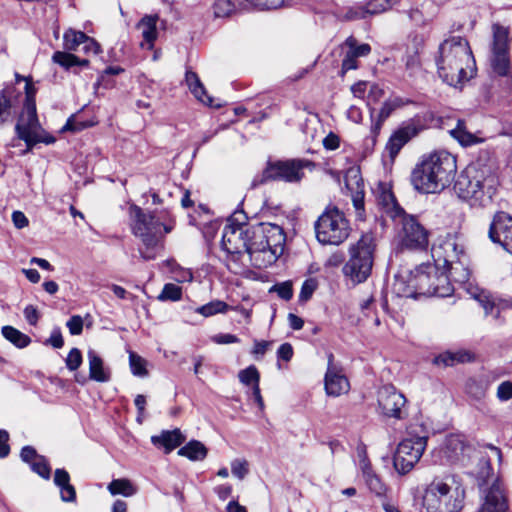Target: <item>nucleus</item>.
Returning a JSON list of instances; mask_svg holds the SVG:
<instances>
[{
    "label": "nucleus",
    "mask_w": 512,
    "mask_h": 512,
    "mask_svg": "<svg viewBox=\"0 0 512 512\" xmlns=\"http://www.w3.org/2000/svg\"><path fill=\"white\" fill-rule=\"evenodd\" d=\"M436 65L440 78L453 87L462 85L476 73L469 42L461 36H451L439 45Z\"/></svg>",
    "instance_id": "nucleus-1"
},
{
    "label": "nucleus",
    "mask_w": 512,
    "mask_h": 512,
    "mask_svg": "<svg viewBox=\"0 0 512 512\" xmlns=\"http://www.w3.org/2000/svg\"><path fill=\"white\" fill-rule=\"evenodd\" d=\"M132 233L138 237L144 249H140V255L144 260H152L156 257V249L165 234L174 228V220L167 211L145 212L137 205L129 208Z\"/></svg>",
    "instance_id": "nucleus-2"
},
{
    "label": "nucleus",
    "mask_w": 512,
    "mask_h": 512,
    "mask_svg": "<svg viewBox=\"0 0 512 512\" xmlns=\"http://www.w3.org/2000/svg\"><path fill=\"white\" fill-rule=\"evenodd\" d=\"M456 170V158L447 151H437L416 165L411 183L421 193H437L451 183Z\"/></svg>",
    "instance_id": "nucleus-3"
},
{
    "label": "nucleus",
    "mask_w": 512,
    "mask_h": 512,
    "mask_svg": "<svg viewBox=\"0 0 512 512\" xmlns=\"http://www.w3.org/2000/svg\"><path fill=\"white\" fill-rule=\"evenodd\" d=\"M246 255L251 265L262 268L273 264L282 254L285 243L283 229L272 223H259L247 228Z\"/></svg>",
    "instance_id": "nucleus-4"
},
{
    "label": "nucleus",
    "mask_w": 512,
    "mask_h": 512,
    "mask_svg": "<svg viewBox=\"0 0 512 512\" xmlns=\"http://www.w3.org/2000/svg\"><path fill=\"white\" fill-rule=\"evenodd\" d=\"M498 181L479 164L468 165L454 183L456 195L471 206L485 207L492 203L497 192Z\"/></svg>",
    "instance_id": "nucleus-5"
},
{
    "label": "nucleus",
    "mask_w": 512,
    "mask_h": 512,
    "mask_svg": "<svg viewBox=\"0 0 512 512\" xmlns=\"http://www.w3.org/2000/svg\"><path fill=\"white\" fill-rule=\"evenodd\" d=\"M376 250L375 238L367 233L349 246V259L343 266V274L353 283H363L371 275L374 254Z\"/></svg>",
    "instance_id": "nucleus-6"
},
{
    "label": "nucleus",
    "mask_w": 512,
    "mask_h": 512,
    "mask_svg": "<svg viewBox=\"0 0 512 512\" xmlns=\"http://www.w3.org/2000/svg\"><path fill=\"white\" fill-rule=\"evenodd\" d=\"M316 239L322 245L338 246L350 235L351 227L344 212L328 206L314 223Z\"/></svg>",
    "instance_id": "nucleus-7"
},
{
    "label": "nucleus",
    "mask_w": 512,
    "mask_h": 512,
    "mask_svg": "<svg viewBox=\"0 0 512 512\" xmlns=\"http://www.w3.org/2000/svg\"><path fill=\"white\" fill-rule=\"evenodd\" d=\"M314 166V163L307 159H288L268 162L262 175L253 179L252 187L263 184L266 181L299 183L305 176L304 170H312Z\"/></svg>",
    "instance_id": "nucleus-8"
},
{
    "label": "nucleus",
    "mask_w": 512,
    "mask_h": 512,
    "mask_svg": "<svg viewBox=\"0 0 512 512\" xmlns=\"http://www.w3.org/2000/svg\"><path fill=\"white\" fill-rule=\"evenodd\" d=\"M439 270L434 265L422 264L410 271L407 276L397 275L393 284L394 292L401 297L413 298L417 294L431 296L433 275Z\"/></svg>",
    "instance_id": "nucleus-9"
},
{
    "label": "nucleus",
    "mask_w": 512,
    "mask_h": 512,
    "mask_svg": "<svg viewBox=\"0 0 512 512\" xmlns=\"http://www.w3.org/2000/svg\"><path fill=\"white\" fill-rule=\"evenodd\" d=\"M451 487L441 480H434L426 489L423 505L428 512H459L463 507L464 491L461 497L456 491V497L450 496Z\"/></svg>",
    "instance_id": "nucleus-10"
},
{
    "label": "nucleus",
    "mask_w": 512,
    "mask_h": 512,
    "mask_svg": "<svg viewBox=\"0 0 512 512\" xmlns=\"http://www.w3.org/2000/svg\"><path fill=\"white\" fill-rule=\"evenodd\" d=\"M493 41L491 46L490 66L494 74L500 77L511 73L509 54V30L499 24L492 26Z\"/></svg>",
    "instance_id": "nucleus-11"
},
{
    "label": "nucleus",
    "mask_w": 512,
    "mask_h": 512,
    "mask_svg": "<svg viewBox=\"0 0 512 512\" xmlns=\"http://www.w3.org/2000/svg\"><path fill=\"white\" fill-rule=\"evenodd\" d=\"M39 128L40 123L37 117L36 103L30 98L28 102H24L23 109L15 125L16 135L25 142L27 150H31L37 143H40Z\"/></svg>",
    "instance_id": "nucleus-12"
},
{
    "label": "nucleus",
    "mask_w": 512,
    "mask_h": 512,
    "mask_svg": "<svg viewBox=\"0 0 512 512\" xmlns=\"http://www.w3.org/2000/svg\"><path fill=\"white\" fill-rule=\"evenodd\" d=\"M431 255L434 266L441 270L467 254L460 239L456 235L447 234L432 246Z\"/></svg>",
    "instance_id": "nucleus-13"
},
{
    "label": "nucleus",
    "mask_w": 512,
    "mask_h": 512,
    "mask_svg": "<svg viewBox=\"0 0 512 512\" xmlns=\"http://www.w3.org/2000/svg\"><path fill=\"white\" fill-rule=\"evenodd\" d=\"M248 226L228 223L222 234V248L235 260L246 255Z\"/></svg>",
    "instance_id": "nucleus-14"
},
{
    "label": "nucleus",
    "mask_w": 512,
    "mask_h": 512,
    "mask_svg": "<svg viewBox=\"0 0 512 512\" xmlns=\"http://www.w3.org/2000/svg\"><path fill=\"white\" fill-rule=\"evenodd\" d=\"M378 406L385 416L401 419V409L406 403L403 394L394 386H382L377 393Z\"/></svg>",
    "instance_id": "nucleus-15"
},
{
    "label": "nucleus",
    "mask_w": 512,
    "mask_h": 512,
    "mask_svg": "<svg viewBox=\"0 0 512 512\" xmlns=\"http://www.w3.org/2000/svg\"><path fill=\"white\" fill-rule=\"evenodd\" d=\"M424 129V126L421 123L420 118L417 116L408 122H406L402 127H400L397 131H395L387 145L386 149L389 152L391 158H394L401 148L413 137L417 136L420 131Z\"/></svg>",
    "instance_id": "nucleus-16"
},
{
    "label": "nucleus",
    "mask_w": 512,
    "mask_h": 512,
    "mask_svg": "<svg viewBox=\"0 0 512 512\" xmlns=\"http://www.w3.org/2000/svg\"><path fill=\"white\" fill-rule=\"evenodd\" d=\"M489 238L512 254V217L504 212L497 213L490 225Z\"/></svg>",
    "instance_id": "nucleus-17"
},
{
    "label": "nucleus",
    "mask_w": 512,
    "mask_h": 512,
    "mask_svg": "<svg viewBox=\"0 0 512 512\" xmlns=\"http://www.w3.org/2000/svg\"><path fill=\"white\" fill-rule=\"evenodd\" d=\"M402 242L410 249H424L428 245V232L414 217H404Z\"/></svg>",
    "instance_id": "nucleus-18"
},
{
    "label": "nucleus",
    "mask_w": 512,
    "mask_h": 512,
    "mask_svg": "<svg viewBox=\"0 0 512 512\" xmlns=\"http://www.w3.org/2000/svg\"><path fill=\"white\" fill-rule=\"evenodd\" d=\"M358 458L359 469L370 492L377 497H385L388 491V487L382 481L380 476L374 471L368 458L367 450H360Z\"/></svg>",
    "instance_id": "nucleus-19"
},
{
    "label": "nucleus",
    "mask_w": 512,
    "mask_h": 512,
    "mask_svg": "<svg viewBox=\"0 0 512 512\" xmlns=\"http://www.w3.org/2000/svg\"><path fill=\"white\" fill-rule=\"evenodd\" d=\"M333 359V354H329L328 367L325 374V390L329 396L338 397L349 391L350 384L342 370L334 365Z\"/></svg>",
    "instance_id": "nucleus-20"
},
{
    "label": "nucleus",
    "mask_w": 512,
    "mask_h": 512,
    "mask_svg": "<svg viewBox=\"0 0 512 512\" xmlns=\"http://www.w3.org/2000/svg\"><path fill=\"white\" fill-rule=\"evenodd\" d=\"M508 504L499 480H495L488 489L484 502L477 512H507Z\"/></svg>",
    "instance_id": "nucleus-21"
},
{
    "label": "nucleus",
    "mask_w": 512,
    "mask_h": 512,
    "mask_svg": "<svg viewBox=\"0 0 512 512\" xmlns=\"http://www.w3.org/2000/svg\"><path fill=\"white\" fill-rule=\"evenodd\" d=\"M426 450H394L393 465L395 470L405 475L412 470L415 463L425 454Z\"/></svg>",
    "instance_id": "nucleus-22"
},
{
    "label": "nucleus",
    "mask_w": 512,
    "mask_h": 512,
    "mask_svg": "<svg viewBox=\"0 0 512 512\" xmlns=\"http://www.w3.org/2000/svg\"><path fill=\"white\" fill-rule=\"evenodd\" d=\"M20 456L34 473L46 480L50 478L51 467L48 460L44 456L38 454L37 450H21Z\"/></svg>",
    "instance_id": "nucleus-23"
},
{
    "label": "nucleus",
    "mask_w": 512,
    "mask_h": 512,
    "mask_svg": "<svg viewBox=\"0 0 512 512\" xmlns=\"http://www.w3.org/2000/svg\"><path fill=\"white\" fill-rule=\"evenodd\" d=\"M239 381L246 386H252V395L260 410L264 409V401L260 391V373L254 365L241 370L238 373Z\"/></svg>",
    "instance_id": "nucleus-24"
},
{
    "label": "nucleus",
    "mask_w": 512,
    "mask_h": 512,
    "mask_svg": "<svg viewBox=\"0 0 512 512\" xmlns=\"http://www.w3.org/2000/svg\"><path fill=\"white\" fill-rule=\"evenodd\" d=\"M158 20L159 18L157 15H146L137 24V29L141 32L144 40L141 43L142 47L146 46L148 49H152L154 47V42L158 36Z\"/></svg>",
    "instance_id": "nucleus-25"
},
{
    "label": "nucleus",
    "mask_w": 512,
    "mask_h": 512,
    "mask_svg": "<svg viewBox=\"0 0 512 512\" xmlns=\"http://www.w3.org/2000/svg\"><path fill=\"white\" fill-rule=\"evenodd\" d=\"M428 433L421 425H411L407 429L405 438L397 448H425L427 446Z\"/></svg>",
    "instance_id": "nucleus-26"
},
{
    "label": "nucleus",
    "mask_w": 512,
    "mask_h": 512,
    "mask_svg": "<svg viewBox=\"0 0 512 512\" xmlns=\"http://www.w3.org/2000/svg\"><path fill=\"white\" fill-rule=\"evenodd\" d=\"M186 438V435L179 428H175L173 430H163L160 435L152 436L151 441L155 446L178 448L184 444Z\"/></svg>",
    "instance_id": "nucleus-27"
},
{
    "label": "nucleus",
    "mask_w": 512,
    "mask_h": 512,
    "mask_svg": "<svg viewBox=\"0 0 512 512\" xmlns=\"http://www.w3.org/2000/svg\"><path fill=\"white\" fill-rule=\"evenodd\" d=\"M390 7L389 0H370L364 5L352 8L349 11V17L352 19H363L369 15L378 14L386 11Z\"/></svg>",
    "instance_id": "nucleus-28"
},
{
    "label": "nucleus",
    "mask_w": 512,
    "mask_h": 512,
    "mask_svg": "<svg viewBox=\"0 0 512 512\" xmlns=\"http://www.w3.org/2000/svg\"><path fill=\"white\" fill-rule=\"evenodd\" d=\"M449 276L451 281L465 284L470 278L469 259L468 256L460 258L459 260L447 265V268H442Z\"/></svg>",
    "instance_id": "nucleus-29"
},
{
    "label": "nucleus",
    "mask_w": 512,
    "mask_h": 512,
    "mask_svg": "<svg viewBox=\"0 0 512 512\" xmlns=\"http://www.w3.org/2000/svg\"><path fill=\"white\" fill-rule=\"evenodd\" d=\"M89 362V377L97 382H108L110 380V372L104 367L102 358L93 349L87 352Z\"/></svg>",
    "instance_id": "nucleus-30"
},
{
    "label": "nucleus",
    "mask_w": 512,
    "mask_h": 512,
    "mask_svg": "<svg viewBox=\"0 0 512 512\" xmlns=\"http://www.w3.org/2000/svg\"><path fill=\"white\" fill-rule=\"evenodd\" d=\"M185 82L197 100L203 104L213 106V99L207 94L204 85L195 72L187 70L185 74Z\"/></svg>",
    "instance_id": "nucleus-31"
},
{
    "label": "nucleus",
    "mask_w": 512,
    "mask_h": 512,
    "mask_svg": "<svg viewBox=\"0 0 512 512\" xmlns=\"http://www.w3.org/2000/svg\"><path fill=\"white\" fill-rule=\"evenodd\" d=\"M17 92L15 87L6 86L0 91V125L10 120L13 114L14 98Z\"/></svg>",
    "instance_id": "nucleus-32"
},
{
    "label": "nucleus",
    "mask_w": 512,
    "mask_h": 512,
    "mask_svg": "<svg viewBox=\"0 0 512 512\" xmlns=\"http://www.w3.org/2000/svg\"><path fill=\"white\" fill-rule=\"evenodd\" d=\"M412 103L410 99L402 98L399 96L390 97L383 104L379 111L378 121L375 129H379L382 122H384L396 109L402 108Z\"/></svg>",
    "instance_id": "nucleus-33"
},
{
    "label": "nucleus",
    "mask_w": 512,
    "mask_h": 512,
    "mask_svg": "<svg viewBox=\"0 0 512 512\" xmlns=\"http://www.w3.org/2000/svg\"><path fill=\"white\" fill-rule=\"evenodd\" d=\"M435 270L433 275V288L435 291L431 292V296L447 297L453 292L451 279L444 270Z\"/></svg>",
    "instance_id": "nucleus-34"
},
{
    "label": "nucleus",
    "mask_w": 512,
    "mask_h": 512,
    "mask_svg": "<svg viewBox=\"0 0 512 512\" xmlns=\"http://www.w3.org/2000/svg\"><path fill=\"white\" fill-rule=\"evenodd\" d=\"M450 135L462 146H471L481 142V139L467 131L464 121L458 120L455 128L450 130Z\"/></svg>",
    "instance_id": "nucleus-35"
},
{
    "label": "nucleus",
    "mask_w": 512,
    "mask_h": 512,
    "mask_svg": "<svg viewBox=\"0 0 512 512\" xmlns=\"http://www.w3.org/2000/svg\"><path fill=\"white\" fill-rule=\"evenodd\" d=\"M3 337L17 348H25L31 343V338L13 326H3L1 329Z\"/></svg>",
    "instance_id": "nucleus-36"
},
{
    "label": "nucleus",
    "mask_w": 512,
    "mask_h": 512,
    "mask_svg": "<svg viewBox=\"0 0 512 512\" xmlns=\"http://www.w3.org/2000/svg\"><path fill=\"white\" fill-rule=\"evenodd\" d=\"M107 489L112 495H123L125 497H131L137 492L131 481L126 478L113 479L108 484Z\"/></svg>",
    "instance_id": "nucleus-37"
},
{
    "label": "nucleus",
    "mask_w": 512,
    "mask_h": 512,
    "mask_svg": "<svg viewBox=\"0 0 512 512\" xmlns=\"http://www.w3.org/2000/svg\"><path fill=\"white\" fill-rule=\"evenodd\" d=\"M85 40L87 35L84 32L68 29L63 35V48L66 51H76Z\"/></svg>",
    "instance_id": "nucleus-38"
},
{
    "label": "nucleus",
    "mask_w": 512,
    "mask_h": 512,
    "mask_svg": "<svg viewBox=\"0 0 512 512\" xmlns=\"http://www.w3.org/2000/svg\"><path fill=\"white\" fill-rule=\"evenodd\" d=\"M471 360V355L468 352H445L435 357L434 363L437 365L453 366L455 363H464Z\"/></svg>",
    "instance_id": "nucleus-39"
},
{
    "label": "nucleus",
    "mask_w": 512,
    "mask_h": 512,
    "mask_svg": "<svg viewBox=\"0 0 512 512\" xmlns=\"http://www.w3.org/2000/svg\"><path fill=\"white\" fill-rule=\"evenodd\" d=\"M431 462L439 465H453L457 460L456 450H430Z\"/></svg>",
    "instance_id": "nucleus-40"
},
{
    "label": "nucleus",
    "mask_w": 512,
    "mask_h": 512,
    "mask_svg": "<svg viewBox=\"0 0 512 512\" xmlns=\"http://www.w3.org/2000/svg\"><path fill=\"white\" fill-rule=\"evenodd\" d=\"M229 309V305L221 300H214L197 308V312L204 317H210L218 313H225Z\"/></svg>",
    "instance_id": "nucleus-41"
},
{
    "label": "nucleus",
    "mask_w": 512,
    "mask_h": 512,
    "mask_svg": "<svg viewBox=\"0 0 512 512\" xmlns=\"http://www.w3.org/2000/svg\"><path fill=\"white\" fill-rule=\"evenodd\" d=\"M129 365L133 375L145 377L148 375L146 369L147 361L133 351L129 352Z\"/></svg>",
    "instance_id": "nucleus-42"
},
{
    "label": "nucleus",
    "mask_w": 512,
    "mask_h": 512,
    "mask_svg": "<svg viewBox=\"0 0 512 512\" xmlns=\"http://www.w3.org/2000/svg\"><path fill=\"white\" fill-rule=\"evenodd\" d=\"M405 63V69L408 72L409 76H414L421 69L420 56L417 49H413L412 51L407 50L403 59Z\"/></svg>",
    "instance_id": "nucleus-43"
},
{
    "label": "nucleus",
    "mask_w": 512,
    "mask_h": 512,
    "mask_svg": "<svg viewBox=\"0 0 512 512\" xmlns=\"http://www.w3.org/2000/svg\"><path fill=\"white\" fill-rule=\"evenodd\" d=\"M52 61L64 69H69L72 66H76V62H78V57L69 51H56L52 56Z\"/></svg>",
    "instance_id": "nucleus-44"
},
{
    "label": "nucleus",
    "mask_w": 512,
    "mask_h": 512,
    "mask_svg": "<svg viewBox=\"0 0 512 512\" xmlns=\"http://www.w3.org/2000/svg\"><path fill=\"white\" fill-rule=\"evenodd\" d=\"M236 9V0H215L214 14L216 17H228Z\"/></svg>",
    "instance_id": "nucleus-45"
},
{
    "label": "nucleus",
    "mask_w": 512,
    "mask_h": 512,
    "mask_svg": "<svg viewBox=\"0 0 512 512\" xmlns=\"http://www.w3.org/2000/svg\"><path fill=\"white\" fill-rule=\"evenodd\" d=\"M170 271L173 274V279L177 282H190L193 279V274L190 270L182 268L175 261H167Z\"/></svg>",
    "instance_id": "nucleus-46"
},
{
    "label": "nucleus",
    "mask_w": 512,
    "mask_h": 512,
    "mask_svg": "<svg viewBox=\"0 0 512 512\" xmlns=\"http://www.w3.org/2000/svg\"><path fill=\"white\" fill-rule=\"evenodd\" d=\"M182 297V289L172 283L165 284L158 299L161 301H178Z\"/></svg>",
    "instance_id": "nucleus-47"
},
{
    "label": "nucleus",
    "mask_w": 512,
    "mask_h": 512,
    "mask_svg": "<svg viewBox=\"0 0 512 512\" xmlns=\"http://www.w3.org/2000/svg\"><path fill=\"white\" fill-rule=\"evenodd\" d=\"M345 45L349 48V52H351L354 57H365L369 55L371 52V47L369 44H357V40L354 37H348L345 41Z\"/></svg>",
    "instance_id": "nucleus-48"
},
{
    "label": "nucleus",
    "mask_w": 512,
    "mask_h": 512,
    "mask_svg": "<svg viewBox=\"0 0 512 512\" xmlns=\"http://www.w3.org/2000/svg\"><path fill=\"white\" fill-rule=\"evenodd\" d=\"M317 287H318V283H317L316 279H314V278L306 279L302 284L301 291L299 294L300 301H303V302L308 301L312 297V295L315 292V290L317 289Z\"/></svg>",
    "instance_id": "nucleus-49"
},
{
    "label": "nucleus",
    "mask_w": 512,
    "mask_h": 512,
    "mask_svg": "<svg viewBox=\"0 0 512 512\" xmlns=\"http://www.w3.org/2000/svg\"><path fill=\"white\" fill-rule=\"evenodd\" d=\"M66 366L70 371L77 370L82 364V354L78 348H72L65 360Z\"/></svg>",
    "instance_id": "nucleus-50"
},
{
    "label": "nucleus",
    "mask_w": 512,
    "mask_h": 512,
    "mask_svg": "<svg viewBox=\"0 0 512 512\" xmlns=\"http://www.w3.org/2000/svg\"><path fill=\"white\" fill-rule=\"evenodd\" d=\"M466 391L474 398L480 399L485 395L486 387L475 379H469L466 383Z\"/></svg>",
    "instance_id": "nucleus-51"
},
{
    "label": "nucleus",
    "mask_w": 512,
    "mask_h": 512,
    "mask_svg": "<svg viewBox=\"0 0 512 512\" xmlns=\"http://www.w3.org/2000/svg\"><path fill=\"white\" fill-rule=\"evenodd\" d=\"M231 472L235 477L239 478L240 480L244 479L249 472L248 462L246 460H234L231 463Z\"/></svg>",
    "instance_id": "nucleus-52"
},
{
    "label": "nucleus",
    "mask_w": 512,
    "mask_h": 512,
    "mask_svg": "<svg viewBox=\"0 0 512 512\" xmlns=\"http://www.w3.org/2000/svg\"><path fill=\"white\" fill-rule=\"evenodd\" d=\"M468 445L465 435L456 433L447 437L445 448H465Z\"/></svg>",
    "instance_id": "nucleus-53"
},
{
    "label": "nucleus",
    "mask_w": 512,
    "mask_h": 512,
    "mask_svg": "<svg viewBox=\"0 0 512 512\" xmlns=\"http://www.w3.org/2000/svg\"><path fill=\"white\" fill-rule=\"evenodd\" d=\"M271 291L276 292L283 300H290L293 296L292 285L290 282L276 284L271 288Z\"/></svg>",
    "instance_id": "nucleus-54"
},
{
    "label": "nucleus",
    "mask_w": 512,
    "mask_h": 512,
    "mask_svg": "<svg viewBox=\"0 0 512 512\" xmlns=\"http://www.w3.org/2000/svg\"><path fill=\"white\" fill-rule=\"evenodd\" d=\"M71 335H80L83 330V319L79 315H73L66 323Z\"/></svg>",
    "instance_id": "nucleus-55"
},
{
    "label": "nucleus",
    "mask_w": 512,
    "mask_h": 512,
    "mask_svg": "<svg viewBox=\"0 0 512 512\" xmlns=\"http://www.w3.org/2000/svg\"><path fill=\"white\" fill-rule=\"evenodd\" d=\"M497 398L502 402L512 399V382L511 381H504L498 386Z\"/></svg>",
    "instance_id": "nucleus-56"
},
{
    "label": "nucleus",
    "mask_w": 512,
    "mask_h": 512,
    "mask_svg": "<svg viewBox=\"0 0 512 512\" xmlns=\"http://www.w3.org/2000/svg\"><path fill=\"white\" fill-rule=\"evenodd\" d=\"M208 450H178V455L187 457L190 461H200L206 458Z\"/></svg>",
    "instance_id": "nucleus-57"
},
{
    "label": "nucleus",
    "mask_w": 512,
    "mask_h": 512,
    "mask_svg": "<svg viewBox=\"0 0 512 512\" xmlns=\"http://www.w3.org/2000/svg\"><path fill=\"white\" fill-rule=\"evenodd\" d=\"M60 489V498L63 502H75L76 490L72 484L62 486Z\"/></svg>",
    "instance_id": "nucleus-58"
},
{
    "label": "nucleus",
    "mask_w": 512,
    "mask_h": 512,
    "mask_svg": "<svg viewBox=\"0 0 512 512\" xmlns=\"http://www.w3.org/2000/svg\"><path fill=\"white\" fill-rule=\"evenodd\" d=\"M379 201L387 210H391L397 207L396 199L393 193L389 190H385L381 193Z\"/></svg>",
    "instance_id": "nucleus-59"
},
{
    "label": "nucleus",
    "mask_w": 512,
    "mask_h": 512,
    "mask_svg": "<svg viewBox=\"0 0 512 512\" xmlns=\"http://www.w3.org/2000/svg\"><path fill=\"white\" fill-rule=\"evenodd\" d=\"M54 484L59 488L70 484L69 473L65 469H62V468L56 469L55 473H54Z\"/></svg>",
    "instance_id": "nucleus-60"
},
{
    "label": "nucleus",
    "mask_w": 512,
    "mask_h": 512,
    "mask_svg": "<svg viewBox=\"0 0 512 512\" xmlns=\"http://www.w3.org/2000/svg\"><path fill=\"white\" fill-rule=\"evenodd\" d=\"M24 317L30 325L35 326L39 320V312L37 308L33 305H28L25 307Z\"/></svg>",
    "instance_id": "nucleus-61"
},
{
    "label": "nucleus",
    "mask_w": 512,
    "mask_h": 512,
    "mask_svg": "<svg viewBox=\"0 0 512 512\" xmlns=\"http://www.w3.org/2000/svg\"><path fill=\"white\" fill-rule=\"evenodd\" d=\"M46 344H50L54 348H61L64 345V340L59 328H55L50 337L47 339Z\"/></svg>",
    "instance_id": "nucleus-62"
},
{
    "label": "nucleus",
    "mask_w": 512,
    "mask_h": 512,
    "mask_svg": "<svg viewBox=\"0 0 512 512\" xmlns=\"http://www.w3.org/2000/svg\"><path fill=\"white\" fill-rule=\"evenodd\" d=\"M357 63V57H354L351 52L347 51L342 61V72L345 73L349 70L356 69L358 67Z\"/></svg>",
    "instance_id": "nucleus-63"
},
{
    "label": "nucleus",
    "mask_w": 512,
    "mask_h": 512,
    "mask_svg": "<svg viewBox=\"0 0 512 512\" xmlns=\"http://www.w3.org/2000/svg\"><path fill=\"white\" fill-rule=\"evenodd\" d=\"M277 356L284 361H290L293 356V347L290 343L280 345L277 350Z\"/></svg>",
    "instance_id": "nucleus-64"
}]
</instances>
